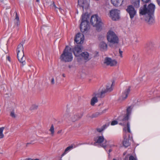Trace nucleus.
Here are the masks:
<instances>
[{
    "instance_id": "obj_45",
    "label": "nucleus",
    "mask_w": 160,
    "mask_h": 160,
    "mask_svg": "<svg viewBox=\"0 0 160 160\" xmlns=\"http://www.w3.org/2000/svg\"><path fill=\"white\" fill-rule=\"evenodd\" d=\"M62 76L64 77H65V75L64 74H63Z\"/></svg>"
},
{
    "instance_id": "obj_46",
    "label": "nucleus",
    "mask_w": 160,
    "mask_h": 160,
    "mask_svg": "<svg viewBox=\"0 0 160 160\" xmlns=\"http://www.w3.org/2000/svg\"><path fill=\"white\" fill-rule=\"evenodd\" d=\"M59 9V10H60V11L61 12H62V9H61V8H58Z\"/></svg>"
},
{
    "instance_id": "obj_27",
    "label": "nucleus",
    "mask_w": 160,
    "mask_h": 160,
    "mask_svg": "<svg viewBox=\"0 0 160 160\" xmlns=\"http://www.w3.org/2000/svg\"><path fill=\"white\" fill-rule=\"evenodd\" d=\"M132 3L136 8H138L140 6V0H132Z\"/></svg>"
},
{
    "instance_id": "obj_23",
    "label": "nucleus",
    "mask_w": 160,
    "mask_h": 160,
    "mask_svg": "<svg viewBox=\"0 0 160 160\" xmlns=\"http://www.w3.org/2000/svg\"><path fill=\"white\" fill-rule=\"evenodd\" d=\"M14 14H15V16L13 22L15 25L18 26L20 23L19 17L16 12H14Z\"/></svg>"
},
{
    "instance_id": "obj_11",
    "label": "nucleus",
    "mask_w": 160,
    "mask_h": 160,
    "mask_svg": "<svg viewBox=\"0 0 160 160\" xmlns=\"http://www.w3.org/2000/svg\"><path fill=\"white\" fill-rule=\"evenodd\" d=\"M105 140L103 135L98 136L94 138L95 143L102 147V145L105 144Z\"/></svg>"
},
{
    "instance_id": "obj_8",
    "label": "nucleus",
    "mask_w": 160,
    "mask_h": 160,
    "mask_svg": "<svg viewBox=\"0 0 160 160\" xmlns=\"http://www.w3.org/2000/svg\"><path fill=\"white\" fill-rule=\"evenodd\" d=\"M120 11L117 9H112L110 11L109 17L113 20L116 21L120 18Z\"/></svg>"
},
{
    "instance_id": "obj_47",
    "label": "nucleus",
    "mask_w": 160,
    "mask_h": 160,
    "mask_svg": "<svg viewBox=\"0 0 160 160\" xmlns=\"http://www.w3.org/2000/svg\"><path fill=\"white\" fill-rule=\"evenodd\" d=\"M46 2L47 4L48 5L49 4V2Z\"/></svg>"
},
{
    "instance_id": "obj_20",
    "label": "nucleus",
    "mask_w": 160,
    "mask_h": 160,
    "mask_svg": "<svg viewBox=\"0 0 160 160\" xmlns=\"http://www.w3.org/2000/svg\"><path fill=\"white\" fill-rule=\"evenodd\" d=\"M127 152H125L123 153V156L126 155L124 158V160H138L137 158L135 155H130L129 154H127Z\"/></svg>"
},
{
    "instance_id": "obj_31",
    "label": "nucleus",
    "mask_w": 160,
    "mask_h": 160,
    "mask_svg": "<svg viewBox=\"0 0 160 160\" xmlns=\"http://www.w3.org/2000/svg\"><path fill=\"white\" fill-rule=\"evenodd\" d=\"M11 116L13 118H15L17 117V115L15 114L13 111H12L10 113Z\"/></svg>"
},
{
    "instance_id": "obj_2",
    "label": "nucleus",
    "mask_w": 160,
    "mask_h": 160,
    "mask_svg": "<svg viewBox=\"0 0 160 160\" xmlns=\"http://www.w3.org/2000/svg\"><path fill=\"white\" fill-rule=\"evenodd\" d=\"M155 9V6L152 3L150 4L147 7L145 4L141 7L139 9L140 16L145 15V21L149 24H152L154 22V13Z\"/></svg>"
},
{
    "instance_id": "obj_18",
    "label": "nucleus",
    "mask_w": 160,
    "mask_h": 160,
    "mask_svg": "<svg viewBox=\"0 0 160 160\" xmlns=\"http://www.w3.org/2000/svg\"><path fill=\"white\" fill-rule=\"evenodd\" d=\"M116 146L115 143L111 141L105 140V144L102 145V147L106 150L107 148H112Z\"/></svg>"
},
{
    "instance_id": "obj_41",
    "label": "nucleus",
    "mask_w": 160,
    "mask_h": 160,
    "mask_svg": "<svg viewBox=\"0 0 160 160\" xmlns=\"http://www.w3.org/2000/svg\"><path fill=\"white\" fill-rule=\"evenodd\" d=\"M45 28H46V27H44V26H43V27L42 28H41V29H42V30H43V29H45Z\"/></svg>"
},
{
    "instance_id": "obj_12",
    "label": "nucleus",
    "mask_w": 160,
    "mask_h": 160,
    "mask_svg": "<svg viewBox=\"0 0 160 160\" xmlns=\"http://www.w3.org/2000/svg\"><path fill=\"white\" fill-rule=\"evenodd\" d=\"M113 84V82H112L111 84H108L107 86V88L106 89L105 88L101 89L100 91H99L100 92V96L103 97L105 93L107 92L111 91L112 90V87Z\"/></svg>"
},
{
    "instance_id": "obj_16",
    "label": "nucleus",
    "mask_w": 160,
    "mask_h": 160,
    "mask_svg": "<svg viewBox=\"0 0 160 160\" xmlns=\"http://www.w3.org/2000/svg\"><path fill=\"white\" fill-rule=\"evenodd\" d=\"M130 91V88H128L126 89L124 92H122L121 95L119 97V100L121 102L126 99Z\"/></svg>"
},
{
    "instance_id": "obj_15",
    "label": "nucleus",
    "mask_w": 160,
    "mask_h": 160,
    "mask_svg": "<svg viewBox=\"0 0 160 160\" xmlns=\"http://www.w3.org/2000/svg\"><path fill=\"white\" fill-rule=\"evenodd\" d=\"M82 49L81 46L77 45L73 49L74 55L76 57H79L81 54V52Z\"/></svg>"
},
{
    "instance_id": "obj_43",
    "label": "nucleus",
    "mask_w": 160,
    "mask_h": 160,
    "mask_svg": "<svg viewBox=\"0 0 160 160\" xmlns=\"http://www.w3.org/2000/svg\"><path fill=\"white\" fill-rule=\"evenodd\" d=\"M112 151V149H110L109 150V152L110 153V152H111Z\"/></svg>"
},
{
    "instance_id": "obj_19",
    "label": "nucleus",
    "mask_w": 160,
    "mask_h": 160,
    "mask_svg": "<svg viewBox=\"0 0 160 160\" xmlns=\"http://www.w3.org/2000/svg\"><path fill=\"white\" fill-rule=\"evenodd\" d=\"M98 47L101 51H106L108 49V45L106 42L102 41L99 43Z\"/></svg>"
},
{
    "instance_id": "obj_3",
    "label": "nucleus",
    "mask_w": 160,
    "mask_h": 160,
    "mask_svg": "<svg viewBox=\"0 0 160 160\" xmlns=\"http://www.w3.org/2000/svg\"><path fill=\"white\" fill-rule=\"evenodd\" d=\"M89 18V15L87 12L82 15L80 28L81 31L84 33H86L89 29V22L88 21Z\"/></svg>"
},
{
    "instance_id": "obj_42",
    "label": "nucleus",
    "mask_w": 160,
    "mask_h": 160,
    "mask_svg": "<svg viewBox=\"0 0 160 160\" xmlns=\"http://www.w3.org/2000/svg\"><path fill=\"white\" fill-rule=\"evenodd\" d=\"M61 132H62V130H59V131H58V133H61Z\"/></svg>"
},
{
    "instance_id": "obj_34",
    "label": "nucleus",
    "mask_w": 160,
    "mask_h": 160,
    "mask_svg": "<svg viewBox=\"0 0 160 160\" xmlns=\"http://www.w3.org/2000/svg\"><path fill=\"white\" fill-rule=\"evenodd\" d=\"M118 122L115 120L113 121L111 123V125L112 126L118 124Z\"/></svg>"
},
{
    "instance_id": "obj_1",
    "label": "nucleus",
    "mask_w": 160,
    "mask_h": 160,
    "mask_svg": "<svg viewBox=\"0 0 160 160\" xmlns=\"http://www.w3.org/2000/svg\"><path fill=\"white\" fill-rule=\"evenodd\" d=\"M132 109L133 107L132 106L128 107L127 109L126 115L124 116H120L118 118L119 124L124 126L123 128L124 141L123 144L125 147H127L130 144L129 141L130 136L129 133H130L131 131L130 129V124L128 120L130 118Z\"/></svg>"
},
{
    "instance_id": "obj_21",
    "label": "nucleus",
    "mask_w": 160,
    "mask_h": 160,
    "mask_svg": "<svg viewBox=\"0 0 160 160\" xmlns=\"http://www.w3.org/2000/svg\"><path fill=\"white\" fill-rule=\"evenodd\" d=\"M80 56L86 61H89L92 58L91 56L87 52H84L82 53Z\"/></svg>"
},
{
    "instance_id": "obj_38",
    "label": "nucleus",
    "mask_w": 160,
    "mask_h": 160,
    "mask_svg": "<svg viewBox=\"0 0 160 160\" xmlns=\"http://www.w3.org/2000/svg\"><path fill=\"white\" fill-rule=\"evenodd\" d=\"M150 0H142V1L145 3H147L149 2Z\"/></svg>"
},
{
    "instance_id": "obj_37",
    "label": "nucleus",
    "mask_w": 160,
    "mask_h": 160,
    "mask_svg": "<svg viewBox=\"0 0 160 160\" xmlns=\"http://www.w3.org/2000/svg\"><path fill=\"white\" fill-rule=\"evenodd\" d=\"M37 54L39 58H40L42 56V54L41 52H38Z\"/></svg>"
},
{
    "instance_id": "obj_9",
    "label": "nucleus",
    "mask_w": 160,
    "mask_h": 160,
    "mask_svg": "<svg viewBox=\"0 0 160 160\" xmlns=\"http://www.w3.org/2000/svg\"><path fill=\"white\" fill-rule=\"evenodd\" d=\"M127 13L129 14L131 19H133L136 15L137 11L134 7L132 5L128 6L126 9Z\"/></svg>"
},
{
    "instance_id": "obj_17",
    "label": "nucleus",
    "mask_w": 160,
    "mask_h": 160,
    "mask_svg": "<svg viewBox=\"0 0 160 160\" xmlns=\"http://www.w3.org/2000/svg\"><path fill=\"white\" fill-rule=\"evenodd\" d=\"M78 5L82 7L83 10H86L88 7V4L86 0H78Z\"/></svg>"
},
{
    "instance_id": "obj_29",
    "label": "nucleus",
    "mask_w": 160,
    "mask_h": 160,
    "mask_svg": "<svg viewBox=\"0 0 160 160\" xmlns=\"http://www.w3.org/2000/svg\"><path fill=\"white\" fill-rule=\"evenodd\" d=\"M49 131L51 132L52 135L53 136L54 133V128L53 125H51Z\"/></svg>"
},
{
    "instance_id": "obj_24",
    "label": "nucleus",
    "mask_w": 160,
    "mask_h": 160,
    "mask_svg": "<svg viewBox=\"0 0 160 160\" xmlns=\"http://www.w3.org/2000/svg\"><path fill=\"white\" fill-rule=\"evenodd\" d=\"M107 110V109H105L104 110H103L101 112H97L96 113H95L92 115L91 116H88V117H90L91 118H96V117H97L99 115H101L102 113L105 112H106V111Z\"/></svg>"
},
{
    "instance_id": "obj_25",
    "label": "nucleus",
    "mask_w": 160,
    "mask_h": 160,
    "mask_svg": "<svg viewBox=\"0 0 160 160\" xmlns=\"http://www.w3.org/2000/svg\"><path fill=\"white\" fill-rule=\"evenodd\" d=\"M74 147H73L72 145H71L68 147L65 150L64 153L62 154V157L65 155L68 152L70 151L71 149L73 148Z\"/></svg>"
},
{
    "instance_id": "obj_28",
    "label": "nucleus",
    "mask_w": 160,
    "mask_h": 160,
    "mask_svg": "<svg viewBox=\"0 0 160 160\" xmlns=\"http://www.w3.org/2000/svg\"><path fill=\"white\" fill-rule=\"evenodd\" d=\"M5 128L4 127L0 128V139H2L4 137V135L3 133V131Z\"/></svg>"
},
{
    "instance_id": "obj_22",
    "label": "nucleus",
    "mask_w": 160,
    "mask_h": 160,
    "mask_svg": "<svg viewBox=\"0 0 160 160\" xmlns=\"http://www.w3.org/2000/svg\"><path fill=\"white\" fill-rule=\"evenodd\" d=\"M112 3L115 7L120 6L123 3V1L122 0H111Z\"/></svg>"
},
{
    "instance_id": "obj_39",
    "label": "nucleus",
    "mask_w": 160,
    "mask_h": 160,
    "mask_svg": "<svg viewBox=\"0 0 160 160\" xmlns=\"http://www.w3.org/2000/svg\"><path fill=\"white\" fill-rule=\"evenodd\" d=\"M157 2L158 5L160 6V0H157Z\"/></svg>"
},
{
    "instance_id": "obj_36",
    "label": "nucleus",
    "mask_w": 160,
    "mask_h": 160,
    "mask_svg": "<svg viewBox=\"0 0 160 160\" xmlns=\"http://www.w3.org/2000/svg\"><path fill=\"white\" fill-rule=\"evenodd\" d=\"M119 53L120 54V56L121 58L122 57V51H121L120 49H119Z\"/></svg>"
},
{
    "instance_id": "obj_7",
    "label": "nucleus",
    "mask_w": 160,
    "mask_h": 160,
    "mask_svg": "<svg viewBox=\"0 0 160 160\" xmlns=\"http://www.w3.org/2000/svg\"><path fill=\"white\" fill-rule=\"evenodd\" d=\"M17 56L19 61L23 65L25 64V58L24 57L23 47L22 44H19L17 49Z\"/></svg>"
},
{
    "instance_id": "obj_48",
    "label": "nucleus",
    "mask_w": 160,
    "mask_h": 160,
    "mask_svg": "<svg viewBox=\"0 0 160 160\" xmlns=\"http://www.w3.org/2000/svg\"><path fill=\"white\" fill-rule=\"evenodd\" d=\"M112 160H117L115 159H113Z\"/></svg>"
},
{
    "instance_id": "obj_26",
    "label": "nucleus",
    "mask_w": 160,
    "mask_h": 160,
    "mask_svg": "<svg viewBox=\"0 0 160 160\" xmlns=\"http://www.w3.org/2000/svg\"><path fill=\"white\" fill-rule=\"evenodd\" d=\"M108 126V125L105 124L100 128H97V130L98 132H100L106 129Z\"/></svg>"
},
{
    "instance_id": "obj_14",
    "label": "nucleus",
    "mask_w": 160,
    "mask_h": 160,
    "mask_svg": "<svg viewBox=\"0 0 160 160\" xmlns=\"http://www.w3.org/2000/svg\"><path fill=\"white\" fill-rule=\"evenodd\" d=\"M84 40V35L81 33L77 34L74 39L75 41L78 44L82 43Z\"/></svg>"
},
{
    "instance_id": "obj_35",
    "label": "nucleus",
    "mask_w": 160,
    "mask_h": 160,
    "mask_svg": "<svg viewBox=\"0 0 160 160\" xmlns=\"http://www.w3.org/2000/svg\"><path fill=\"white\" fill-rule=\"evenodd\" d=\"M51 82L52 84H54L55 83L54 79L53 78H51Z\"/></svg>"
},
{
    "instance_id": "obj_13",
    "label": "nucleus",
    "mask_w": 160,
    "mask_h": 160,
    "mask_svg": "<svg viewBox=\"0 0 160 160\" xmlns=\"http://www.w3.org/2000/svg\"><path fill=\"white\" fill-rule=\"evenodd\" d=\"M92 97L91 100V104L92 106H94L95 103L98 102L97 98L98 97H102L100 96V92H95L92 95Z\"/></svg>"
},
{
    "instance_id": "obj_33",
    "label": "nucleus",
    "mask_w": 160,
    "mask_h": 160,
    "mask_svg": "<svg viewBox=\"0 0 160 160\" xmlns=\"http://www.w3.org/2000/svg\"><path fill=\"white\" fill-rule=\"evenodd\" d=\"M38 106L36 104L32 105L31 107V109L32 110H34L37 108Z\"/></svg>"
},
{
    "instance_id": "obj_40",
    "label": "nucleus",
    "mask_w": 160,
    "mask_h": 160,
    "mask_svg": "<svg viewBox=\"0 0 160 160\" xmlns=\"http://www.w3.org/2000/svg\"><path fill=\"white\" fill-rule=\"evenodd\" d=\"M28 160H39L38 159L36 158L35 159H28Z\"/></svg>"
},
{
    "instance_id": "obj_4",
    "label": "nucleus",
    "mask_w": 160,
    "mask_h": 160,
    "mask_svg": "<svg viewBox=\"0 0 160 160\" xmlns=\"http://www.w3.org/2000/svg\"><path fill=\"white\" fill-rule=\"evenodd\" d=\"M73 58L71 48L68 46H66L63 53L61 56V60L65 62H70L72 60Z\"/></svg>"
},
{
    "instance_id": "obj_44",
    "label": "nucleus",
    "mask_w": 160,
    "mask_h": 160,
    "mask_svg": "<svg viewBox=\"0 0 160 160\" xmlns=\"http://www.w3.org/2000/svg\"><path fill=\"white\" fill-rule=\"evenodd\" d=\"M36 2L38 3L40 2V0H36Z\"/></svg>"
},
{
    "instance_id": "obj_10",
    "label": "nucleus",
    "mask_w": 160,
    "mask_h": 160,
    "mask_svg": "<svg viewBox=\"0 0 160 160\" xmlns=\"http://www.w3.org/2000/svg\"><path fill=\"white\" fill-rule=\"evenodd\" d=\"M103 62L106 65L111 67L116 65L117 63V61L115 60L112 59L109 57L105 58Z\"/></svg>"
},
{
    "instance_id": "obj_6",
    "label": "nucleus",
    "mask_w": 160,
    "mask_h": 160,
    "mask_svg": "<svg viewBox=\"0 0 160 160\" xmlns=\"http://www.w3.org/2000/svg\"><path fill=\"white\" fill-rule=\"evenodd\" d=\"M107 39L110 43L117 44L118 42V38L115 33L112 30H109L107 33Z\"/></svg>"
},
{
    "instance_id": "obj_30",
    "label": "nucleus",
    "mask_w": 160,
    "mask_h": 160,
    "mask_svg": "<svg viewBox=\"0 0 160 160\" xmlns=\"http://www.w3.org/2000/svg\"><path fill=\"white\" fill-rule=\"evenodd\" d=\"M68 117H70L71 119H72V120L73 122L75 121L78 118L77 116L74 115L73 117L72 116V114H71V113H70V114L69 115Z\"/></svg>"
},
{
    "instance_id": "obj_5",
    "label": "nucleus",
    "mask_w": 160,
    "mask_h": 160,
    "mask_svg": "<svg viewBox=\"0 0 160 160\" xmlns=\"http://www.w3.org/2000/svg\"><path fill=\"white\" fill-rule=\"evenodd\" d=\"M90 22L91 24L96 28L97 30H100L103 25L101 19L98 15H93L91 17Z\"/></svg>"
},
{
    "instance_id": "obj_32",
    "label": "nucleus",
    "mask_w": 160,
    "mask_h": 160,
    "mask_svg": "<svg viewBox=\"0 0 160 160\" xmlns=\"http://www.w3.org/2000/svg\"><path fill=\"white\" fill-rule=\"evenodd\" d=\"M50 5L52 7H54L56 9L58 8L55 5L54 2L53 1H51V3L50 4Z\"/></svg>"
}]
</instances>
